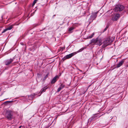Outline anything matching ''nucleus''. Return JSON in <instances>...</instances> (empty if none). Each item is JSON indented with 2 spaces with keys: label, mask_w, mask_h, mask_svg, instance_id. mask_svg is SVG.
Returning a JSON list of instances; mask_svg holds the SVG:
<instances>
[{
  "label": "nucleus",
  "mask_w": 128,
  "mask_h": 128,
  "mask_svg": "<svg viewBox=\"0 0 128 128\" xmlns=\"http://www.w3.org/2000/svg\"><path fill=\"white\" fill-rule=\"evenodd\" d=\"M102 40L101 38H96L95 39H92L91 40L90 44L93 43L95 44L100 46L102 44Z\"/></svg>",
  "instance_id": "f257e3e1"
},
{
  "label": "nucleus",
  "mask_w": 128,
  "mask_h": 128,
  "mask_svg": "<svg viewBox=\"0 0 128 128\" xmlns=\"http://www.w3.org/2000/svg\"><path fill=\"white\" fill-rule=\"evenodd\" d=\"M5 116L8 119L11 120L13 118L12 112L10 110H7L5 114Z\"/></svg>",
  "instance_id": "f03ea898"
},
{
  "label": "nucleus",
  "mask_w": 128,
  "mask_h": 128,
  "mask_svg": "<svg viewBox=\"0 0 128 128\" xmlns=\"http://www.w3.org/2000/svg\"><path fill=\"white\" fill-rule=\"evenodd\" d=\"M112 42V40L110 38L108 37L107 38L104 42L102 46L103 48H104L107 46L109 45Z\"/></svg>",
  "instance_id": "7ed1b4c3"
},
{
  "label": "nucleus",
  "mask_w": 128,
  "mask_h": 128,
  "mask_svg": "<svg viewBox=\"0 0 128 128\" xmlns=\"http://www.w3.org/2000/svg\"><path fill=\"white\" fill-rule=\"evenodd\" d=\"M124 8V6L122 5H117L116 6L114 10L116 12L120 11L123 10Z\"/></svg>",
  "instance_id": "20e7f679"
},
{
  "label": "nucleus",
  "mask_w": 128,
  "mask_h": 128,
  "mask_svg": "<svg viewBox=\"0 0 128 128\" xmlns=\"http://www.w3.org/2000/svg\"><path fill=\"white\" fill-rule=\"evenodd\" d=\"M77 53V52H74L70 54H69L65 56L63 58V59L64 60H65L66 59H68L71 58L73 56L75 55Z\"/></svg>",
  "instance_id": "39448f33"
},
{
  "label": "nucleus",
  "mask_w": 128,
  "mask_h": 128,
  "mask_svg": "<svg viewBox=\"0 0 128 128\" xmlns=\"http://www.w3.org/2000/svg\"><path fill=\"white\" fill-rule=\"evenodd\" d=\"M120 17V14L116 13L114 14L112 16V19L114 21H116Z\"/></svg>",
  "instance_id": "423d86ee"
},
{
  "label": "nucleus",
  "mask_w": 128,
  "mask_h": 128,
  "mask_svg": "<svg viewBox=\"0 0 128 128\" xmlns=\"http://www.w3.org/2000/svg\"><path fill=\"white\" fill-rule=\"evenodd\" d=\"M98 12H95L92 13L91 15L90 19L92 20H92L96 18L97 16V14Z\"/></svg>",
  "instance_id": "0eeeda50"
},
{
  "label": "nucleus",
  "mask_w": 128,
  "mask_h": 128,
  "mask_svg": "<svg viewBox=\"0 0 128 128\" xmlns=\"http://www.w3.org/2000/svg\"><path fill=\"white\" fill-rule=\"evenodd\" d=\"M14 58L8 59L6 60L5 62V64L6 65L8 66L14 60Z\"/></svg>",
  "instance_id": "6e6552de"
},
{
  "label": "nucleus",
  "mask_w": 128,
  "mask_h": 128,
  "mask_svg": "<svg viewBox=\"0 0 128 128\" xmlns=\"http://www.w3.org/2000/svg\"><path fill=\"white\" fill-rule=\"evenodd\" d=\"M59 76H56L54 77L52 80L51 83L53 84L54 83L58 78Z\"/></svg>",
  "instance_id": "1a4fd4ad"
},
{
  "label": "nucleus",
  "mask_w": 128,
  "mask_h": 128,
  "mask_svg": "<svg viewBox=\"0 0 128 128\" xmlns=\"http://www.w3.org/2000/svg\"><path fill=\"white\" fill-rule=\"evenodd\" d=\"M124 61L123 60H121L120 61L118 64H116V68H118L120 67V66H122L123 64L124 63Z\"/></svg>",
  "instance_id": "9d476101"
},
{
  "label": "nucleus",
  "mask_w": 128,
  "mask_h": 128,
  "mask_svg": "<svg viewBox=\"0 0 128 128\" xmlns=\"http://www.w3.org/2000/svg\"><path fill=\"white\" fill-rule=\"evenodd\" d=\"M48 87L46 86L44 87L43 88H42L40 92L41 94H42L46 91V90L48 88Z\"/></svg>",
  "instance_id": "9b49d317"
},
{
  "label": "nucleus",
  "mask_w": 128,
  "mask_h": 128,
  "mask_svg": "<svg viewBox=\"0 0 128 128\" xmlns=\"http://www.w3.org/2000/svg\"><path fill=\"white\" fill-rule=\"evenodd\" d=\"M94 34V32H93L91 34L87 36V38L88 39L91 38L93 37Z\"/></svg>",
  "instance_id": "f8f14e48"
},
{
  "label": "nucleus",
  "mask_w": 128,
  "mask_h": 128,
  "mask_svg": "<svg viewBox=\"0 0 128 128\" xmlns=\"http://www.w3.org/2000/svg\"><path fill=\"white\" fill-rule=\"evenodd\" d=\"M74 29V28L73 27H71L69 29L68 31L70 33H72V31Z\"/></svg>",
  "instance_id": "ddd939ff"
},
{
  "label": "nucleus",
  "mask_w": 128,
  "mask_h": 128,
  "mask_svg": "<svg viewBox=\"0 0 128 128\" xmlns=\"http://www.w3.org/2000/svg\"><path fill=\"white\" fill-rule=\"evenodd\" d=\"M13 26L14 25H12L9 26L7 28V30H11L13 28Z\"/></svg>",
  "instance_id": "4468645a"
},
{
  "label": "nucleus",
  "mask_w": 128,
  "mask_h": 128,
  "mask_svg": "<svg viewBox=\"0 0 128 128\" xmlns=\"http://www.w3.org/2000/svg\"><path fill=\"white\" fill-rule=\"evenodd\" d=\"M65 86L63 84H61L60 87V88L61 89H62V88H63Z\"/></svg>",
  "instance_id": "2eb2a0df"
},
{
  "label": "nucleus",
  "mask_w": 128,
  "mask_h": 128,
  "mask_svg": "<svg viewBox=\"0 0 128 128\" xmlns=\"http://www.w3.org/2000/svg\"><path fill=\"white\" fill-rule=\"evenodd\" d=\"M48 74L46 75L43 78V80H44L46 78H47L48 76Z\"/></svg>",
  "instance_id": "dca6fc26"
},
{
  "label": "nucleus",
  "mask_w": 128,
  "mask_h": 128,
  "mask_svg": "<svg viewBox=\"0 0 128 128\" xmlns=\"http://www.w3.org/2000/svg\"><path fill=\"white\" fill-rule=\"evenodd\" d=\"M84 49V48H82L80 49L77 52H81Z\"/></svg>",
  "instance_id": "f3484780"
},
{
  "label": "nucleus",
  "mask_w": 128,
  "mask_h": 128,
  "mask_svg": "<svg viewBox=\"0 0 128 128\" xmlns=\"http://www.w3.org/2000/svg\"><path fill=\"white\" fill-rule=\"evenodd\" d=\"M37 0H34V1L33 4H32V6H34L35 3H36V1H37Z\"/></svg>",
  "instance_id": "a211bd4d"
},
{
  "label": "nucleus",
  "mask_w": 128,
  "mask_h": 128,
  "mask_svg": "<svg viewBox=\"0 0 128 128\" xmlns=\"http://www.w3.org/2000/svg\"><path fill=\"white\" fill-rule=\"evenodd\" d=\"M7 30H7V28L5 29H4L2 32V33H4L5 32H6Z\"/></svg>",
  "instance_id": "6ab92c4d"
},
{
  "label": "nucleus",
  "mask_w": 128,
  "mask_h": 128,
  "mask_svg": "<svg viewBox=\"0 0 128 128\" xmlns=\"http://www.w3.org/2000/svg\"><path fill=\"white\" fill-rule=\"evenodd\" d=\"M44 16L43 18H42V20L40 21V23L39 24H38V25H40V24H41L42 23V21L43 20H44Z\"/></svg>",
  "instance_id": "aec40b11"
},
{
  "label": "nucleus",
  "mask_w": 128,
  "mask_h": 128,
  "mask_svg": "<svg viewBox=\"0 0 128 128\" xmlns=\"http://www.w3.org/2000/svg\"><path fill=\"white\" fill-rule=\"evenodd\" d=\"M61 89H60V88L59 87L58 89V90H57V92H60V90H61Z\"/></svg>",
  "instance_id": "412c9836"
},
{
  "label": "nucleus",
  "mask_w": 128,
  "mask_h": 128,
  "mask_svg": "<svg viewBox=\"0 0 128 128\" xmlns=\"http://www.w3.org/2000/svg\"><path fill=\"white\" fill-rule=\"evenodd\" d=\"M95 117L94 116H93L91 118H90L89 120H92L93 119H94V118Z\"/></svg>",
  "instance_id": "4be33fe9"
},
{
  "label": "nucleus",
  "mask_w": 128,
  "mask_h": 128,
  "mask_svg": "<svg viewBox=\"0 0 128 128\" xmlns=\"http://www.w3.org/2000/svg\"><path fill=\"white\" fill-rule=\"evenodd\" d=\"M108 28V26H106V28L104 29L103 32H104L105 31H106L107 30V28Z\"/></svg>",
  "instance_id": "5701e85b"
},
{
  "label": "nucleus",
  "mask_w": 128,
  "mask_h": 128,
  "mask_svg": "<svg viewBox=\"0 0 128 128\" xmlns=\"http://www.w3.org/2000/svg\"><path fill=\"white\" fill-rule=\"evenodd\" d=\"M13 101H6V102H13Z\"/></svg>",
  "instance_id": "b1692460"
},
{
  "label": "nucleus",
  "mask_w": 128,
  "mask_h": 128,
  "mask_svg": "<svg viewBox=\"0 0 128 128\" xmlns=\"http://www.w3.org/2000/svg\"><path fill=\"white\" fill-rule=\"evenodd\" d=\"M20 44H22V45H24V44L23 42H20Z\"/></svg>",
  "instance_id": "393cba45"
},
{
  "label": "nucleus",
  "mask_w": 128,
  "mask_h": 128,
  "mask_svg": "<svg viewBox=\"0 0 128 128\" xmlns=\"http://www.w3.org/2000/svg\"><path fill=\"white\" fill-rule=\"evenodd\" d=\"M79 71H80V72H82V70L79 69H78Z\"/></svg>",
  "instance_id": "a878e982"
},
{
  "label": "nucleus",
  "mask_w": 128,
  "mask_h": 128,
  "mask_svg": "<svg viewBox=\"0 0 128 128\" xmlns=\"http://www.w3.org/2000/svg\"><path fill=\"white\" fill-rule=\"evenodd\" d=\"M111 111V110L110 109V110H108V112Z\"/></svg>",
  "instance_id": "bb28decb"
},
{
  "label": "nucleus",
  "mask_w": 128,
  "mask_h": 128,
  "mask_svg": "<svg viewBox=\"0 0 128 128\" xmlns=\"http://www.w3.org/2000/svg\"><path fill=\"white\" fill-rule=\"evenodd\" d=\"M21 127H22V126H20L19 127V128H21Z\"/></svg>",
  "instance_id": "cd10ccee"
},
{
  "label": "nucleus",
  "mask_w": 128,
  "mask_h": 128,
  "mask_svg": "<svg viewBox=\"0 0 128 128\" xmlns=\"http://www.w3.org/2000/svg\"><path fill=\"white\" fill-rule=\"evenodd\" d=\"M57 118V117H56V118H55V119H54V120H56V118Z\"/></svg>",
  "instance_id": "c85d7f7f"
},
{
  "label": "nucleus",
  "mask_w": 128,
  "mask_h": 128,
  "mask_svg": "<svg viewBox=\"0 0 128 128\" xmlns=\"http://www.w3.org/2000/svg\"><path fill=\"white\" fill-rule=\"evenodd\" d=\"M91 85H90L88 86V87H90V86Z\"/></svg>",
  "instance_id": "c756f323"
}]
</instances>
